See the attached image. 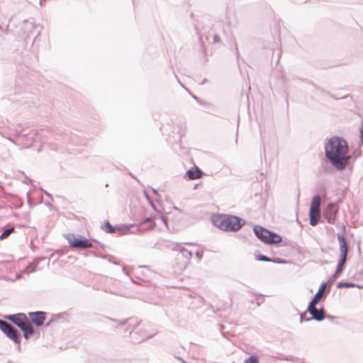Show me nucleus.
<instances>
[{"label":"nucleus","instance_id":"1","mask_svg":"<svg viewBox=\"0 0 363 363\" xmlns=\"http://www.w3.org/2000/svg\"><path fill=\"white\" fill-rule=\"evenodd\" d=\"M349 150L347 142L339 136L332 137L325 145V158L338 171L345 169L351 160Z\"/></svg>","mask_w":363,"mask_h":363},{"label":"nucleus","instance_id":"2","mask_svg":"<svg viewBox=\"0 0 363 363\" xmlns=\"http://www.w3.org/2000/svg\"><path fill=\"white\" fill-rule=\"evenodd\" d=\"M211 222L213 225L226 232H237L245 224V220L240 217L226 214L213 215Z\"/></svg>","mask_w":363,"mask_h":363},{"label":"nucleus","instance_id":"3","mask_svg":"<svg viewBox=\"0 0 363 363\" xmlns=\"http://www.w3.org/2000/svg\"><path fill=\"white\" fill-rule=\"evenodd\" d=\"M337 238L340 243V259L338 260L335 272L332 275V279H337L345 268L347 262L348 255V245L347 240L342 233L339 232L337 233Z\"/></svg>","mask_w":363,"mask_h":363},{"label":"nucleus","instance_id":"4","mask_svg":"<svg viewBox=\"0 0 363 363\" xmlns=\"http://www.w3.org/2000/svg\"><path fill=\"white\" fill-rule=\"evenodd\" d=\"M253 231L255 236L265 244L277 245L282 241V238L280 235L261 225H254Z\"/></svg>","mask_w":363,"mask_h":363},{"label":"nucleus","instance_id":"5","mask_svg":"<svg viewBox=\"0 0 363 363\" xmlns=\"http://www.w3.org/2000/svg\"><path fill=\"white\" fill-rule=\"evenodd\" d=\"M0 330L21 349V334L11 323L0 319Z\"/></svg>","mask_w":363,"mask_h":363},{"label":"nucleus","instance_id":"6","mask_svg":"<svg viewBox=\"0 0 363 363\" xmlns=\"http://www.w3.org/2000/svg\"><path fill=\"white\" fill-rule=\"evenodd\" d=\"M65 238L69 243V246L72 248H95L93 246L92 242L82 235L69 233L65 235Z\"/></svg>","mask_w":363,"mask_h":363},{"label":"nucleus","instance_id":"7","mask_svg":"<svg viewBox=\"0 0 363 363\" xmlns=\"http://www.w3.org/2000/svg\"><path fill=\"white\" fill-rule=\"evenodd\" d=\"M135 227L134 225H116L113 226L108 220L105 221L104 225L101 228L107 233H115L118 232V235L128 234L130 232V228Z\"/></svg>","mask_w":363,"mask_h":363},{"label":"nucleus","instance_id":"8","mask_svg":"<svg viewBox=\"0 0 363 363\" xmlns=\"http://www.w3.org/2000/svg\"><path fill=\"white\" fill-rule=\"evenodd\" d=\"M41 31V27L35 24L33 20H24V34L26 33V38L35 39Z\"/></svg>","mask_w":363,"mask_h":363},{"label":"nucleus","instance_id":"9","mask_svg":"<svg viewBox=\"0 0 363 363\" xmlns=\"http://www.w3.org/2000/svg\"><path fill=\"white\" fill-rule=\"evenodd\" d=\"M40 138L37 132L31 130L28 133H24V149L32 146L35 147L40 142Z\"/></svg>","mask_w":363,"mask_h":363},{"label":"nucleus","instance_id":"10","mask_svg":"<svg viewBox=\"0 0 363 363\" xmlns=\"http://www.w3.org/2000/svg\"><path fill=\"white\" fill-rule=\"evenodd\" d=\"M338 211V208L335 203L330 202L328 204L327 208L323 213V218L327 220L330 224H335L336 214Z\"/></svg>","mask_w":363,"mask_h":363},{"label":"nucleus","instance_id":"11","mask_svg":"<svg viewBox=\"0 0 363 363\" xmlns=\"http://www.w3.org/2000/svg\"><path fill=\"white\" fill-rule=\"evenodd\" d=\"M46 312L44 311H35L29 312L28 313L29 320L32 324L36 327H40L43 325L44 322L46 319Z\"/></svg>","mask_w":363,"mask_h":363},{"label":"nucleus","instance_id":"12","mask_svg":"<svg viewBox=\"0 0 363 363\" xmlns=\"http://www.w3.org/2000/svg\"><path fill=\"white\" fill-rule=\"evenodd\" d=\"M317 304H313L312 308H310V303H308L306 312L311 315L312 320H315L316 321H322L325 319V311L323 307L318 309L315 306Z\"/></svg>","mask_w":363,"mask_h":363},{"label":"nucleus","instance_id":"13","mask_svg":"<svg viewBox=\"0 0 363 363\" xmlns=\"http://www.w3.org/2000/svg\"><path fill=\"white\" fill-rule=\"evenodd\" d=\"M110 320L118 323L120 325H128V328H125V330L128 331L130 330V333H131L136 327L140 324V321H139L135 318H130L128 319H124L123 320H118L117 319L108 318Z\"/></svg>","mask_w":363,"mask_h":363},{"label":"nucleus","instance_id":"14","mask_svg":"<svg viewBox=\"0 0 363 363\" xmlns=\"http://www.w3.org/2000/svg\"><path fill=\"white\" fill-rule=\"evenodd\" d=\"M329 292V289L325 290L324 289V285L320 284L318 291L315 293V294L311 298L310 303V308H312L313 304H318L322 298H324L327 294Z\"/></svg>","mask_w":363,"mask_h":363},{"label":"nucleus","instance_id":"15","mask_svg":"<svg viewBox=\"0 0 363 363\" xmlns=\"http://www.w3.org/2000/svg\"><path fill=\"white\" fill-rule=\"evenodd\" d=\"M4 318L12 322L21 331H23V313L5 315H4Z\"/></svg>","mask_w":363,"mask_h":363},{"label":"nucleus","instance_id":"16","mask_svg":"<svg viewBox=\"0 0 363 363\" xmlns=\"http://www.w3.org/2000/svg\"><path fill=\"white\" fill-rule=\"evenodd\" d=\"M10 21V15L6 13V10L0 6V30L7 28Z\"/></svg>","mask_w":363,"mask_h":363},{"label":"nucleus","instance_id":"17","mask_svg":"<svg viewBox=\"0 0 363 363\" xmlns=\"http://www.w3.org/2000/svg\"><path fill=\"white\" fill-rule=\"evenodd\" d=\"M34 333V328L28 318L24 314V339L28 340Z\"/></svg>","mask_w":363,"mask_h":363},{"label":"nucleus","instance_id":"18","mask_svg":"<svg viewBox=\"0 0 363 363\" xmlns=\"http://www.w3.org/2000/svg\"><path fill=\"white\" fill-rule=\"evenodd\" d=\"M203 172L198 167L195 166L194 168H190L187 170L186 175L189 179L194 180L199 179L203 175Z\"/></svg>","mask_w":363,"mask_h":363},{"label":"nucleus","instance_id":"19","mask_svg":"<svg viewBox=\"0 0 363 363\" xmlns=\"http://www.w3.org/2000/svg\"><path fill=\"white\" fill-rule=\"evenodd\" d=\"M310 225L312 226L317 225L320 218V210L309 209Z\"/></svg>","mask_w":363,"mask_h":363},{"label":"nucleus","instance_id":"20","mask_svg":"<svg viewBox=\"0 0 363 363\" xmlns=\"http://www.w3.org/2000/svg\"><path fill=\"white\" fill-rule=\"evenodd\" d=\"M91 255H93L95 257H101L102 259H107L108 261V262L110 263H112L113 264H120V263L117 261H115L113 259V256H111V255H101L100 254L99 252H97L96 251H91L90 252Z\"/></svg>","mask_w":363,"mask_h":363},{"label":"nucleus","instance_id":"21","mask_svg":"<svg viewBox=\"0 0 363 363\" xmlns=\"http://www.w3.org/2000/svg\"><path fill=\"white\" fill-rule=\"evenodd\" d=\"M321 198L318 194L315 195L311 201L310 209L320 210Z\"/></svg>","mask_w":363,"mask_h":363},{"label":"nucleus","instance_id":"22","mask_svg":"<svg viewBox=\"0 0 363 363\" xmlns=\"http://www.w3.org/2000/svg\"><path fill=\"white\" fill-rule=\"evenodd\" d=\"M192 256V252L185 248L180 249L178 253V257H182L186 259L185 264L189 263V259Z\"/></svg>","mask_w":363,"mask_h":363},{"label":"nucleus","instance_id":"23","mask_svg":"<svg viewBox=\"0 0 363 363\" xmlns=\"http://www.w3.org/2000/svg\"><path fill=\"white\" fill-rule=\"evenodd\" d=\"M55 140L57 142H62V143H69V137L67 133H63L57 134Z\"/></svg>","mask_w":363,"mask_h":363},{"label":"nucleus","instance_id":"24","mask_svg":"<svg viewBox=\"0 0 363 363\" xmlns=\"http://www.w3.org/2000/svg\"><path fill=\"white\" fill-rule=\"evenodd\" d=\"M356 286V284L352 282H347L341 281L337 284V288L342 289V288H354Z\"/></svg>","mask_w":363,"mask_h":363},{"label":"nucleus","instance_id":"25","mask_svg":"<svg viewBox=\"0 0 363 363\" xmlns=\"http://www.w3.org/2000/svg\"><path fill=\"white\" fill-rule=\"evenodd\" d=\"M27 202L28 206L31 208L37 204L36 201H33V193L30 191H28L26 193Z\"/></svg>","mask_w":363,"mask_h":363},{"label":"nucleus","instance_id":"26","mask_svg":"<svg viewBox=\"0 0 363 363\" xmlns=\"http://www.w3.org/2000/svg\"><path fill=\"white\" fill-rule=\"evenodd\" d=\"M14 228H8L4 230V231L0 235V240H4L9 237V235L13 231Z\"/></svg>","mask_w":363,"mask_h":363},{"label":"nucleus","instance_id":"27","mask_svg":"<svg viewBox=\"0 0 363 363\" xmlns=\"http://www.w3.org/2000/svg\"><path fill=\"white\" fill-rule=\"evenodd\" d=\"M56 322H57L60 319H66L69 316V313L67 312L60 313L57 314H52Z\"/></svg>","mask_w":363,"mask_h":363},{"label":"nucleus","instance_id":"28","mask_svg":"<svg viewBox=\"0 0 363 363\" xmlns=\"http://www.w3.org/2000/svg\"><path fill=\"white\" fill-rule=\"evenodd\" d=\"M35 268L36 264H35L34 263H29L23 269L24 274L33 272L35 271Z\"/></svg>","mask_w":363,"mask_h":363},{"label":"nucleus","instance_id":"29","mask_svg":"<svg viewBox=\"0 0 363 363\" xmlns=\"http://www.w3.org/2000/svg\"><path fill=\"white\" fill-rule=\"evenodd\" d=\"M255 257H256V259L257 261H262V262H271V258L266 256V255H262V254H259V255H255Z\"/></svg>","mask_w":363,"mask_h":363},{"label":"nucleus","instance_id":"30","mask_svg":"<svg viewBox=\"0 0 363 363\" xmlns=\"http://www.w3.org/2000/svg\"><path fill=\"white\" fill-rule=\"evenodd\" d=\"M245 363H259V358L257 355H251L245 360Z\"/></svg>","mask_w":363,"mask_h":363},{"label":"nucleus","instance_id":"31","mask_svg":"<svg viewBox=\"0 0 363 363\" xmlns=\"http://www.w3.org/2000/svg\"><path fill=\"white\" fill-rule=\"evenodd\" d=\"M178 128H179V131H178V134L182 137L183 135H184L185 133H186V123H180L179 125H178Z\"/></svg>","mask_w":363,"mask_h":363},{"label":"nucleus","instance_id":"32","mask_svg":"<svg viewBox=\"0 0 363 363\" xmlns=\"http://www.w3.org/2000/svg\"><path fill=\"white\" fill-rule=\"evenodd\" d=\"M335 279H332V277L326 281V282H322L320 284H323L324 285V289L325 290H328L329 289L330 290V286L332 285V283L333 281H334Z\"/></svg>","mask_w":363,"mask_h":363},{"label":"nucleus","instance_id":"33","mask_svg":"<svg viewBox=\"0 0 363 363\" xmlns=\"http://www.w3.org/2000/svg\"><path fill=\"white\" fill-rule=\"evenodd\" d=\"M335 279H332V277L326 281V282H322L320 284H323L324 285V289L325 290H328L329 289L330 290V286L332 285V283L333 281H334Z\"/></svg>","mask_w":363,"mask_h":363},{"label":"nucleus","instance_id":"34","mask_svg":"<svg viewBox=\"0 0 363 363\" xmlns=\"http://www.w3.org/2000/svg\"><path fill=\"white\" fill-rule=\"evenodd\" d=\"M335 279H332V277L326 281V282H322L320 284H323L324 285V289L325 290H328L329 289L330 290V286L332 285V283L333 281H334Z\"/></svg>","mask_w":363,"mask_h":363},{"label":"nucleus","instance_id":"35","mask_svg":"<svg viewBox=\"0 0 363 363\" xmlns=\"http://www.w3.org/2000/svg\"><path fill=\"white\" fill-rule=\"evenodd\" d=\"M335 279H332V277L326 281V282H322L320 284H323L324 285V289L325 290H328L329 289L330 290V286L332 285V283L333 281H334Z\"/></svg>","mask_w":363,"mask_h":363},{"label":"nucleus","instance_id":"36","mask_svg":"<svg viewBox=\"0 0 363 363\" xmlns=\"http://www.w3.org/2000/svg\"><path fill=\"white\" fill-rule=\"evenodd\" d=\"M145 196L146 199L147 200L148 203L152 206V208L154 210H156L155 205L154 204L153 201H152L150 196L148 195V194L146 191H145Z\"/></svg>","mask_w":363,"mask_h":363},{"label":"nucleus","instance_id":"37","mask_svg":"<svg viewBox=\"0 0 363 363\" xmlns=\"http://www.w3.org/2000/svg\"><path fill=\"white\" fill-rule=\"evenodd\" d=\"M23 182L24 184H28V183H30L32 184V186L33 187H36L37 185L35 184V181H33L32 179H29L27 176H26L24 174V180H23Z\"/></svg>","mask_w":363,"mask_h":363},{"label":"nucleus","instance_id":"38","mask_svg":"<svg viewBox=\"0 0 363 363\" xmlns=\"http://www.w3.org/2000/svg\"><path fill=\"white\" fill-rule=\"evenodd\" d=\"M277 264H285L286 262L281 258H271V262Z\"/></svg>","mask_w":363,"mask_h":363},{"label":"nucleus","instance_id":"39","mask_svg":"<svg viewBox=\"0 0 363 363\" xmlns=\"http://www.w3.org/2000/svg\"><path fill=\"white\" fill-rule=\"evenodd\" d=\"M191 96L201 105L204 106H208V104L206 102L203 101L201 99H199L196 96L193 95V94H191Z\"/></svg>","mask_w":363,"mask_h":363},{"label":"nucleus","instance_id":"40","mask_svg":"<svg viewBox=\"0 0 363 363\" xmlns=\"http://www.w3.org/2000/svg\"><path fill=\"white\" fill-rule=\"evenodd\" d=\"M306 312H304V313H300V321L302 323L303 321H310L312 320L311 318H305L304 315L306 314Z\"/></svg>","mask_w":363,"mask_h":363},{"label":"nucleus","instance_id":"41","mask_svg":"<svg viewBox=\"0 0 363 363\" xmlns=\"http://www.w3.org/2000/svg\"><path fill=\"white\" fill-rule=\"evenodd\" d=\"M18 57L16 59H14V61L16 62L18 64H21V62L23 61V56L21 55V52H18Z\"/></svg>","mask_w":363,"mask_h":363},{"label":"nucleus","instance_id":"42","mask_svg":"<svg viewBox=\"0 0 363 363\" xmlns=\"http://www.w3.org/2000/svg\"><path fill=\"white\" fill-rule=\"evenodd\" d=\"M56 322V320H55L54 317L52 315L51 318L50 319V320L48 322L46 323V324L45 325V327H49L52 325V323H55Z\"/></svg>","mask_w":363,"mask_h":363},{"label":"nucleus","instance_id":"43","mask_svg":"<svg viewBox=\"0 0 363 363\" xmlns=\"http://www.w3.org/2000/svg\"><path fill=\"white\" fill-rule=\"evenodd\" d=\"M220 42V36L218 34L213 35V43H218Z\"/></svg>","mask_w":363,"mask_h":363},{"label":"nucleus","instance_id":"44","mask_svg":"<svg viewBox=\"0 0 363 363\" xmlns=\"http://www.w3.org/2000/svg\"><path fill=\"white\" fill-rule=\"evenodd\" d=\"M152 220V217H147V218H144V219H143V220L140 223V224L148 223V222L151 221Z\"/></svg>","mask_w":363,"mask_h":363},{"label":"nucleus","instance_id":"45","mask_svg":"<svg viewBox=\"0 0 363 363\" xmlns=\"http://www.w3.org/2000/svg\"><path fill=\"white\" fill-rule=\"evenodd\" d=\"M196 257L198 258V259L199 261L203 257V252H200V251H196Z\"/></svg>","mask_w":363,"mask_h":363},{"label":"nucleus","instance_id":"46","mask_svg":"<svg viewBox=\"0 0 363 363\" xmlns=\"http://www.w3.org/2000/svg\"><path fill=\"white\" fill-rule=\"evenodd\" d=\"M153 193L156 195L157 196V199L156 200L158 201L159 199H160L161 196L159 195L158 192L157 190H155V189H152Z\"/></svg>","mask_w":363,"mask_h":363},{"label":"nucleus","instance_id":"47","mask_svg":"<svg viewBox=\"0 0 363 363\" xmlns=\"http://www.w3.org/2000/svg\"><path fill=\"white\" fill-rule=\"evenodd\" d=\"M93 241L96 242L101 248H102V249L105 248L106 245L104 244H103V243H101V242H99V241H97L96 240H94Z\"/></svg>","mask_w":363,"mask_h":363},{"label":"nucleus","instance_id":"48","mask_svg":"<svg viewBox=\"0 0 363 363\" xmlns=\"http://www.w3.org/2000/svg\"><path fill=\"white\" fill-rule=\"evenodd\" d=\"M325 317H326L325 318H328V320H333L334 319H335V318H336V317H335V316L330 315H325Z\"/></svg>","mask_w":363,"mask_h":363},{"label":"nucleus","instance_id":"49","mask_svg":"<svg viewBox=\"0 0 363 363\" xmlns=\"http://www.w3.org/2000/svg\"><path fill=\"white\" fill-rule=\"evenodd\" d=\"M197 34L199 35V39L200 40V43H201V45H203L204 42H203V40L202 39V36L200 35V33L199 32L197 33Z\"/></svg>","mask_w":363,"mask_h":363},{"label":"nucleus","instance_id":"50","mask_svg":"<svg viewBox=\"0 0 363 363\" xmlns=\"http://www.w3.org/2000/svg\"><path fill=\"white\" fill-rule=\"evenodd\" d=\"M359 138L361 141V145L363 144V131L359 132Z\"/></svg>","mask_w":363,"mask_h":363},{"label":"nucleus","instance_id":"51","mask_svg":"<svg viewBox=\"0 0 363 363\" xmlns=\"http://www.w3.org/2000/svg\"><path fill=\"white\" fill-rule=\"evenodd\" d=\"M155 335V333L154 334H151V335H147L145 338L142 339L141 341H143L146 339H149V338H151L152 337H153Z\"/></svg>","mask_w":363,"mask_h":363},{"label":"nucleus","instance_id":"52","mask_svg":"<svg viewBox=\"0 0 363 363\" xmlns=\"http://www.w3.org/2000/svg\"><path fill=\"white\" fill-rule=\"evenodd\" d=\"M22 273H23V271H21V272L17 274L16 278H17V279L21 278V274H22Z\"/></svg>","mask_w":363,"mask_h":363},{"label":"nucleus","instance_id":"53","mask_svg":"<svg viewBox=\"0 0 363 363\" xmlns=\"http://www.w3.org/2000/svg\"><path fill=\"white\" fill-rule=\"evenodd\" d=\"M363 131V121H362L361 126L359 127V132Z\"/></svg>","mask_w":363,"mask_h":363},{"label":"nucleus","instance_id":"54","mask_svg":"<svg viewBox=\"0 0 363 363\" xmlns=\"http://www.w3.org/2000/svg\"><path fill=\"white\" fill-rule=\"evenodd\" d=\"M21 132H22V130H19V131H18V130H17V131H16V134H17V137H18V138H20V136H21L20 135H21Z\"/></svg>","mask_w":363,"mask_h":363},{"label":"nucleus","instance_id":"55","mask_svg":"<svg viewBox=\"0 0 363 363\" xmlns=\"http://www.w3.org/2000/svg\"><path fill=\"white\" fill-rule=\"evenodd\" d=\"M355 287H357V288H359V289H363V286H362L359 285V284H356V286H355Z\"/></svg>","mask_w":363,"mask_h":363},{"label":"nucleus","instance_id":"56","mask_svg":"<svg viewBox=\"0 0 363 363\" xmlns=\"http://www.w3.org/2000/svg\"><path fill=\"white\" fill-rule=\"evenodd\" d=\"M9 140L11 142L13 143L14 144H16V142L13 140V139L12 138H9Z\"/></svg>","mask_w":363,"mask_h":363},{"label":"nucleus","instance_id":"57","mask_svg":"<svg viewBox=\"0 0 363 363\" xmlns=\"http://www.w3.org/2000/svg\"><path fill=\"white\" fill-rule=\"evenodd\" d=\"M45 194L48 196L51 197V194H49L48 191H45Z\"/></svg>","mask_w":363,"mask_h":363},{"label":"nucleus","instance_id":"58","mask_svg":"<svg viewBox=\"0 0 363 363\" xmlns=\"http://www.w3.org/2000/svg\"><path fill=\"white\" fill-rule=\"evenodd\" d=\"M235 48H236L237 53L238 54V47L236 46Z\"/></svg>","mask_w":363,"mask_h":363},{"label":"nucleus","instance_id":"59","mask_svg":"<svg viewBox=\"0 0 363 363\" xmlns=\"http://www.w3.org/2000/svg\"><path fill=\"white\" fill-rule=\"evenodd\" d=\"M182 363H187V362H186L185 361L182 360Z\"/></svg>","mask_w":363,"mask_h":363},{"label":"nucleus","instance_id":"60","mask_svg":"<svg viewBox=\"0 0 363 363\" xmlns=\"http://www.w3.org/2000/svg\"><path fill=\"white\" fill-rule=\"evenodd\" d=\"M41 2H42V0H40V1H39L40 4H41Z\"/></svg>","mask_w":363,"mask_h":363},{"label":"nucleus","instance_id":"61","mask_svg":"<svg viewBox=\"0 0 363 363\" xmlns=\"http://www.w3.org/2000/svg\"><path fill=\"white\" fill-rule=\"evenodd\" d=\"M243 363H245V362Z\"/></svg>","mask_w":363,"mask_h":363}]
</instances>
